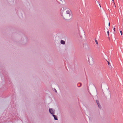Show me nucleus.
I'll return each instance as SVG.
<instances>
[{
  "label": "nucleus",
  "instance_id": "f8f14e48",
  "mask_svg": "<svg viewBox=\"0 0 123 123\" xmlns=\"http://www.w3.org/2000/svg\"><path fill=\"white\" fill-rule=\"evenodd\" d=\"M108 64L109 65V64H110V62H108Z\"/></svg>",
  "mask_w": 123,
  "mask_h": 123
},
{
  "label": "nucleus",
  "instance_id": "9d476101",
  "mask_svg": "<svg viewBox=\"0 0 123 123\" xmlns=\"http://www.w3.org/2000/svg\"><path fill=\"white\" fill-rule=\"evenodd\" d=\"M55 92H57V91L55 90Z\"/></svg>",
  "mask_w": 123,
  "mask_h": 123
},
{
  "label": "nucleus",
  "instance_id": "0eeeda50",
  "mask_svg": "<svg viewBox=\"0 0 123 123\" xmlns=\"http://www.w3.org/2000/svg\"><path fill=\"white\" fill-rule=\"evenodd\" d=\"M95 42L97 44H98V43L97 41L96 40H95Z\"/></svg>",
  "mask_w": 123,
  "mask_h": 123
},
{
  "label": "nucleus",
  "instance_id": "20e7f679",
  "mask_svg": "<svg viewBox=\"0 0 123 123\" xmlns=\"http://www.w3.org/2000/svg\"><path fill=\"white\" fill-rule=\"evenodd\" d=\"M61 43L62 44H64L65 43V42L64 41L61 40Z\"/></svg>",
  "mask_w": 123,
  "mask_h": 123
},
{
  "label": "nucleus",
  "instance_id": "f03ea898",
  "mask_svg": "<svg viewBox=\"0 0 123 123\" xmlns=\"http://www.w3.org/2000/svg\"><path fill=\"white\" fill-rule=\"evenodd\" d=\"M66 14H67V16H70V11H67L66 12Z\"/></svg>",
  "mask_w": 123,
  "mask_h": 123
},
{
  "label": "nucleus",
  "instance_id": "7ed1b4c3",
  "mask_svg": "<svg viewBox=\"0 0 123 123\" xmlns=\"http://www.w3.org/2000/svg\"><path fill=\"white\" fill-rule=\"evenodd\" d=\"M53 116L54 117V119L55 120H57V117H56V116L53 114Z\"/></svg>",
  "mask_w": 123,
  "mask_h": 123
},
{
  "label": "nucleus",
  "instance_id": "ddd939ff",
  "mask_svg": "<svg viewBox=\"0 0 123 123\" xmlns=\"http://www.w3.org/2000/svg\"><path fill=\"white\" fill-rule=\"evenodd\" d=\"M110 25V22H109V26Z\"/></svg>",
  "mask_w": 123,
  "mask_h": 123
},
{
  "label": "nucleus",
  "instance_id": "6e6552de",
  "mask_svg": "<svg viewBox=\"0 0 123 123\" xmlns=\"http://www.w3.org/2000/svg\"><path fill=\"white\" fill-rule=\"evenodd\" d=\"M107 35L108 36H109V31H107Z\"/></svg>",
  "mask_w": 123,
  "mask_h": 123
},
{
  "label": "nucleus",
  "instance_id": "9b49d317",
  "mask_svg": "<svg viewBox=\"0 0 123 123\" xmlns=\"http://www.w3.org/2000/svg\"><path fill=\"white\" fill-rule=\"evenodd\" d=\"M114 29V31H115V28L114 27V29Z\"/></svg>",
  "mask_w": 123,
  "mask_h": 123
},
{
  "label": "nucleus",
  "instance_id": "39448f33",
  "mask_svg": "<svg viewBox=\"0 0 123 123\" xmlns=\"http://www.w3.org/2000/svg\"><path fill=\"white\" fill-rule=\"evenodd\" d=\"M96 102L97 104L98 105H99V104H100L99 103L98 101V100H96Z\"/></svg>",
  "mask_w": 123,
  "mask_h": 123
},
{
  "label": "nucleus",
  "instance_id": "4468645a",
  "mask_svg": "<svg viewBox=\"0 0 123 123\" xmlns=\"http://www.w3.org/2000/svg\"><path fill=\"white\" fill-rule=\"evenodd\" d=\"M112 1L113 2H114V0H112Z\"/></svg>",
  "mask_w": 123,
  "mask_h": 123
},
{
  "label": "nucleus",
  "instance_id": "423d86ee",
  "mask_svg": "<svg viewBox=\"0 0 123 123\" xmlns=\"http://www.w3.org/2000/svg\"><path fill=\"white\" fill-rule=\"evenodd\" d=\"M98 105V106L99 108H101V106L100 105V104H99V105Z\"/></svg>",
  "mask_w": 123,
  "mask_h": 123
},
{
  "label": "nucleus",
  "instance_id": "2eb2a0df",
  "mask_svg": "<svg viewBox=\"0 0 123 123\" xmlns=\"http://www.w3.org/2000/svg\"><path fill=\"white\" fill-rule=\"evenodd\" d=\"M108 38H109H109H109V37H108Z\"/></svg>",
  "mask_w": 123,
  "mask_h": 123
},
{
  "label": "nucleus",
  "instance_id": "1a4fd4ad",
  "mask_svg": "<svg viewBox=\"0 0 123 123\" xmlns=\"http://www.w3.org/2000/svg\"><path fill=\"white\" fill-rule=\"evenodd\" d=\"M120 32L121 35H122L123 32L122 31H120Z\"/></svg>",
  "mask_w": 123,
  "mask_h": 123
},
{
  "label": "nucleus",
  "instance_id": "f257e3e1",
  "mask_svg": "<svg viewBox=\"0 0 123 123\" xmlns=\"http://www.w3.org/2000/svg\"><path fill=\"white\" fill-rule=\"evenodd\" d=\"M49 111L50 113L53 115L54 114L55 111L53 110L52 109H49Z\"/></svg>",
  "mask_w": 123,
  "mask_h": 123
}]
</instances>
